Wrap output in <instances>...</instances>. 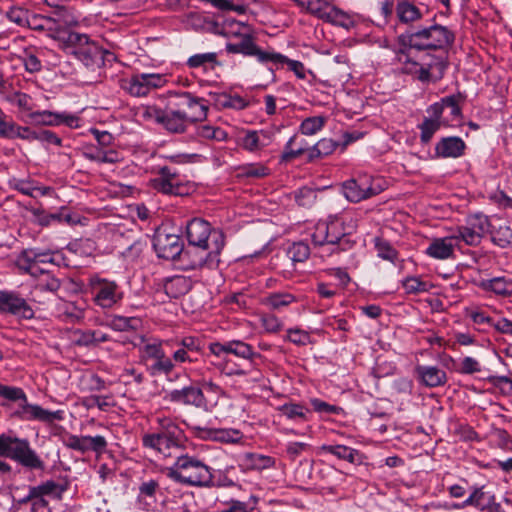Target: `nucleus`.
<instances>
[{
    "label": "nucleus",
    "mask_w": 512,
    "mask_h": 512,
    "mask_svg": "<svg viewBox=\"0 0 512 512\" xmlns=\"http://www.w3.org/2000/svg\"><path fill=\"white\" fill-rule=\"evenodd\" d=\"M448 50L400 49L398 59L405 73L415 75L420 81L442 78L447 67Z\"/></svg>",
    "instance_id": "f257e3e1"
},
{
    "label": "nucleus",
    "mask_w": 512,
    "mask_h": 512,
    "mask_svg": "<svg viewBox=\"0 0 512 512\" xmlns=\"http://www.w3.org/2000/svg\"><path fill=\"white\" fill-rule=\"evenodd\" d=\"M2 408L9 418L31 421L38 420L52 423L60 420V411H49L39 405L30 404L22 388L2 385Z\"/></svg>",
    "instance_id": "f03ea898"
},
{
    "label": "nucleus",
    "mask_w": 512,
    "mask_h": 512,
    "mask_svg": "<svg viewBox=\"0 0 512 512\" xmlns=\"http://www.w3.org/2000/svg\"><path fill=\"white\" fill-rule=\"evenodd\" d=\"M5 99L19 109L23 118L34 125L44 126H66L68 128H78L80 126L79 118L76 115L67 112H52L48 110L38 111L35 109L30 96L20 92L5 94Z\"/></svg>",
    "instance_id": "7ed1b4c3"
},
{
    "label": "nucleus",
    "mask_w": 512,
    "mask_h": 512,
    "mask_svg": "<svg viewBox=\"0 0 512 512\" xmlns=\"http://www.w3.org/2000/svg\"><path fill=\"white\" fill-rule=\"evenodd\" d=\"M454 39V33L447 27L439 24L399 36L400 49L412 50H448L452 46Z\"/></svg>",
    "instance_id": "20e7f679"
},
{
    "label": "nucleus",
    "mask_w": 512,
    "mask_h": 512,
    "mask_svg": "<svg viewBox=\"0 0 512 512\" xmlns=\"http://www.w3.org/2000/svg\"><path fill=\"white\" fill-rule=\"evenodd\" d=\"M168 478L187 486H209L213 481L210 468L194 456L179 455L176 462L166 469Z\"/></svg>",
    "instance_id": "39448f33"
},
{
    "label": "nucleus",
    "mask_w": 512,
    "mask_h": 512,
    "mask_svg": "<svg viewBox=\"0 0 512 512\" xmlns=\"http://www.w3.org/2000/svg\"><path fill=\"white\" fill-rule=\"evenodd\" d=\"M160 430L143 436V445L165 457L172 456L173 450L181 449L185 439L183 431L170 418H158Z\"/></svg>",
    "instance_id": "423d86ee"
},
{
    "label": "nucleus",
    "mask_w": 512,
    "mask_h": 512,
    "mask_svg": "<svg viewBox=\"0 0 512 512\" xmlns=\"http://www.w3.org/2000/svg\"><path fill=\"white\" fill-rule=\"evenodd\" d=\"M186 236L190 245L209 250L207 257L215 258L225 245L222 231L212 229L210 224L199 218H194L187 224Z\"/></svg>",
    "instance_id": "0eeeda50"
},
{
    "label": "nucleus",
    "mask_w": 512,
    "mask_h": 512,
    "mask_svg": "<svg viewBox=\"0 0 512 512\" xmlns=\"http://www.w3.org/2000/svg\"><path fill=\"white\" fill-rule=\"evenodd\" d=\"M427 116L421 128H455L461 125V109L459 107V97L455 95L447 96L431 105L427 109Z\"/></svg>",
    "instance_id": "6e6552de"
},
{
    "label": "nucleus",
    "mask_w": 512,
    "mask_h": 512,
    "mask_svg": "<svg viewBox=\"0 0 512 512\" xmlns=\"http://www.w3.org/2000/svg\"><path fill=\"white\" fill-rule=\"evenodd\" d=\"M2 456L9 457L29 469L43 470L44 462L30 448L26 439L2 434Z\"/></svg>",
    "instance_id": "1a4fd4ad"
},
{
    "label": "nucleus",
    "mask_w": 512,
    "mask_h": 512,
    "mask_svg": "<svg viewBox=\"0 0 512 512\" xmlns=\"http://www.w3.org/2000/svg\"><path fill=\"white\" fill-rule=\"evenodd\" d=\"M65 47L70 48L72 53L86 66L102 59L100 46L90 40L86 34L74 32L65 36Z\"/></svg>",
    "instance_id": "9d476101"
},
{
    "label": "nucleus",
    "mask_w": 512,
    "mask_h": 512,
    "mask_svg": "<svg viewBox=\"0 0 512 512\" xmlns=\"http://www.w3.org/2000/svg\"><path fill=\"white\" fill-rule=\"evenodd\" d=\"M383 188L371 176L363 175L343 183L342 191L350 202H360L379 194Z\"/></svg>",
    "instance_id": "9b49d317"
},
{
    "label": "nucleus",
    "mask_w": 512,
    "mask_h": 512,
    "mask_svg": "<svg viewBox=\"0 0 512 512\" xmlns=\"http://www.w3.org/2000/svg\"><path fill=\"white\" fill-rule=\"evenodd\" d=\"M166 83L167 79L163 74L141 73L124 80L122 87L132 96L143 97L155 89L164 87Z\"/></svg>",
    "instance_id": "f8f14e48"
},
{
    "label": "nucleus",
    "mask_w": 512,
    "mask_h": 512,
    "mask_svg": "<svg viewBox=\"0 0 512 512\" xmlns=\"http://www.w3.org/2000/svg\"><path fill=\"white\" fill-rule=\"evenodd\" d=\"M182 105L186 108L182 110H173L174 125L193 124L206 118L207 106L199 100L193 98L190 93L181 95Z\"/></svg>",
    "instance_id": "ddd939ff"
},
{
    "label": "nucleus",
    "mask_w": 512,
    "mask_h": 512,
    "mask_svg": "<svg viewBox=\"0 0 512 512\" xmlns=\"http://www.w3.org/2000/svg\"><path fill=\"white\" fill-rule=\"evenodd\" d=\"M210 352L226 362L224 366V370L228 369V355L233 354L237 357L252 360L255 357L259 356L256 352L253 351V348L242 341L232 340L226 343L214 342L209 345Z\"/></svg>",
    "instance_id": "4468645a"
},
{
    "label": "nucleus",
    "mask_w": 512,
    "mask_h": 512,
    "mask_svg": "<svg viewBox=\"0 0 512 512\" xmlns=\"http://www.w3.org/2000/svg\"><path fill=\"white\" fill-rule=\"evenodd\" d=\"M91 293L94 302L102 308H111L122 299L118 285L106 279L92 280Z\"/></svg>",
    "instance_id": "2eb2a0df"
},
{
    "label": "nucleus",
    "mask_w": 512,
    "mask_h": 512,
    "mask_svg": "<svg viewBox=\"0 0 512 512\" xmlns=\"http://www.w3.org/2000/svg\"><path fill=\"white\" fill-rule=\"evenodd\" d=\"M153 247L158 257L166 260L177 259L183 251L181 238L175 234L157 232L154 236Z\"/></svg>",
    "instance_id": "dca6fc26"
},
{
    "label": "nucleus",
    "mask_w": 512,
    "mask_h": 512,
    "mask_svg": "<svg viewBox=\"0 0 512 512\" xmlns=\"http://www.w3.org/2000/svg\"><path fill=\"white\" fill-rule=\"evenodd\" d=\"M137 121L147 125L174 126L173 109L162 110L156 106H140L135 113Z\"/></svg>",
    "instance_id": "f3484780"
},
{
    "label": "nucleus",
    "mask_w": 512,
    "mask_h": 512,
    "mask_svg": "<svg viewBox=\"0 0 512 512\" xmlns=\"http://www.w3.org/2000/svg\"><path fill=\"white\" fill-rule=\"evenodd\" d=\"M2 312L10 313L17 318L31 319L34 310L18 293L2 291Z\"/></svg>",
    "instance_id": "a211bd4d"
},
{
    "label": "nucleus",
    "mask_w": 512,
    "mask_h": 512,
    "mask_svg": "<svg viewBox=\"0 0 512 512\" xmlns=\"http://www.w3.org/2000/svg\"><path fill=\"white\" fill-rule=\"evenodd\" d=\"M64 444L66 447L81 453H86L88 451L102 453L106 449L107 441L100 435L94 437L68 435L64 440Z\"/></svg>",
    "instance_id": "6ab92c4d"
},
{
    "label": "nucleus",
    "mask_w": 512,
    "mask_h": 512,
    "mask_svg": "<svg viewBox=\"0 0 512 512\" xmlns=\"http://www.w3.org/2000/svg\"><path fill=\"white\" fill-rule=\"evenodd\" d=\"M229 53H240L247 56H256L260 62H269L271 54L273 52L262 51L253 40V37L249 34H241L240 41L237 43H229L226 46Z\"/></svg>",
    "instance_id": "aec40b11"
},
{
    "label": "nucleus",
    "mask_w": 512,
    "mask_h": 512,
    "mask_svg": "<svg viewBox=\"0 0 512 512\" xmlns=\"http://www.w3.org/2000/svg\"><path fill=\"white\" fill-rule=\"evenodd\" d=\"M455 237L451 235L434 238L426 249V254L437 260H447L454 257L456 247Z\"/></svg>",
    "instance_id": "412c9836"
},
{
    "label": "nucleus",
    "mask_w": 512,
    "mask_h": 512,
    "mask_svg": "<svg viewBox=\"0 0 512 512\" xmlns=\"http://www.w3.org/2000/svg\"><path fill=\"white\" fill-rule=\"evenodd\" d=\"M415 372L420 383L429 388L439 387L447 382L446 372L436 366L418 365Z\"/></svg>",
    "instance_id": "4be33fe9"
},
{
    "label": "nucleus",
    "mask_w": 512,
    "mask_h": 512,
    "mask_svg": "<svg viewBox=\"0 0 512 512\" xmlns=\"http://www.w3.org/2000/svg\"><path fill=\"white\" fill-rule=\"evenodd\" d=\"M363 136L362 133H345L343 135L342 142L335 140V139H321L318 141L314 146L311 155H317V156H326L331 154L338 146H342V148H345L348 144L351 142L360 139Z\"/></svg>",
    "instance_id": "5701e85b"
},
{
    "label": "nucleus",
    "mask_w": 512,
    "mask_h": 512,
    "mask_svg": "<svg viewBox=\"0 0 512 512\" xmlns=\"http://www.w3.org/2000/svg\"><path fill=\"white\" fill-rule=\"evenodd\" d=\"M465 142L456 136L442 138L435 147V152L438 157L442 158H457L463 155L465 150Z\"/></svg>",
    "instance_id": "b1692460"
},
{
    "label": "nucleus",
    "mask_w": 512,
    "mask_h": 512,
    "mask_svg": "<svg viewBox=\"0 0 512 512\" xmlns=\"http://www.w3.org/2000/svg\"><path fill=\"white\" fill-rule=\"evenodd\" d=\"M275 459L259 453H244L240 457V466L246 471H263L275 466Z\"/></svg>",
    "instance_id": "393cba45"
},
{
    "label": "nucleus",
    "mask_w": 512,
    "mask_h": 512,
    "mask_svg": "<svg viewBox=\"0 0 512 512\" xmlns=\"http://www.w3.org/2000/svg\"><path fill=\"white\" fill-rule=\"evenodd\" d=\"M317 18L346 29L354 26V20L348 13L340 10L335 6H332L328 2L325 3L321 13Z\"/></svg>",
    "instance_id": "a878e982"
},
{
    "label": "nucleus",
    "mask_w": 512,
    "mask_h": 512,
    "mask_svg": "<svg viewBox=\"0 0 512 512\" xmlns=\"http://www.w3.org/2000/svg\"><path fill=\"white\" fill-rule=\"evenodd\" d=\"M19 136L24 139H38L48 144L60 145L61 139L50 130H2V137Z\"/></svg>",
    "instance_id": "bb28decb"
},
{
    "label": "nucleus",
    "mask_w": 512,
    "mask_h": 512,
    "mask_svg": "<svg viewBox=\"0 0 512 512\" xmlns=\"http://www.w3.org/2000/svg\"><path fill=\"white\" fill-rule=\"evenodd\" d=\"M172 401L183 404H191L200 407L204 404L203 392L197 387H185L180 390H174L170 394Z\"/></svg>",
    "instance_id": "cd10ccee"
},
{
    "label": "nucleus",
    "mask_w": 512,
    "mask_h": 512,
    "mask_svg": "<svg viewBox=\"0 0 512 512\" xmlns=\"http://www.w3.org/2000/svg\"><path fill=\"white\" fill-rule=\"evenodd\" d=\"M191 287L190 279L182 275L167 279L163 285L165 294L170 298H179L185 295Z\"/></svg>",
    "instance_id": "c85d7f7f"
},
{
    "label": "nucleus",
    "mask_w": 512,
    "mask_h": 512,
    "mask_svg": "<svg viewBox=\"0 0 512 512\" xmlns=\"http://www.w3.org/2000/svg\"><path fill=\"white\" fill-rule=\"evenodd\" d=\"M321 450L352 464H362L364 460V456L358 450L345 445H323Z\"/></svg>",
    "instance_id": "c756f323"
},
{
    "label": "nucleus",
    "mask_w": 512,
    "mask_h": 512,
    "mask_svg": "<svg viewBox=\"0 0 512 512\" xmlns=\"http://www.w3.org/2000/svg\"><path fill=\"white\" fill-rule=\"evenodd\" d=\"M211 96L215 104L221 108L243 109L248 105V100L237 94L213 93Z\"/></svg>",
    "instance_id": "7c9ffc66"
},
{
    "label": "nucleus",
    "mask_w": 512,
    "mask_h": 512,
    "mask_svg": "<svg viewBox=\"0 0 512 512\" xmlns=\"http://www.w3.org/2000/svg\"><path fill=\"white\" fill-rule=\"evenodd\" d=\"M64 489L56 482L49 480L38 486L30 487L28 495L30 497L54 496L59 498L63 493Z\"/></svg>",
    "instance_id": "2f4dec72"
},
{
    "label": "nucleus",
    "mask_w": 512,
    "mask_h": 512,
    "mask_svg": "<svg viewBox=\"0 0 512 512\" xmlns=\"http://www.w3.org/2000/svg\"><path fill=\"white\" fill-rule=\"evenodd\" d=\"M269 62L275 64L276 66H282L284 64H287L289 69L293 71L299 79L306 78L305 66L300 61L291 60L283 54L273 52V54H271Z\"/></svg>",
    "instance_id": "473e14b6"
},
{
    "label": "nucleus",
    "mask_w": 512,
    "mask_h": 512,
    "mask_svg": "<svg viewBox=\"0 0 512 512\" xmlns=\"http://www.w3.org/2000/svg\"><path fill=\"white\" fill-rule=\"evenodd\" d=\"M150 365H148L147 369L152 376L156 375H168L174 369V364L172 360L166 356L164 350L162 353L157 355V358H154L150 361Z\"/></svg>",
    "instance_id": "72a5a7b5"
},
{
    "label": "nucleus",
    "mask_w": 512,
    "mask_h": 512,
    "mask_svg": "<svg viewBox=\"0 0 512 512\" xmlns=\"http://www.w3.org/2000/svg\"><path fill=\"white\" fill-rule=\"evenodd\" d=\"M281 414L293 421H306L310 410L299 403H286L278 408Z\"/></svg>",
    "instance_id": "f704fd0d"
},
{
    "label": "nucleus",
    "mask_w": 512,
    "mask_h": 512,
    "mask_svg": "<svg viewBox=\"0 0 512 512\" xmlns=\"http://www.w3.org/2000/svg\"><path fill=\"white\" fill-rule=\"evenodd\" d=\"M455 237V243L458 244L462 241L466 245L476 246L481 242L482 237L473 231L467 224L457 227V231L451 235Z\"/></svg>",
    "instance_id": "c9c22d12"
},
{
    "label": "nucleus",
    "mask_w": 512,
    "mask_h": 512,
    "mask_svg": "<svg viewBox=\"0 0 512 512\" xmlns=\"http://www.w3.org/2000/svg\"><path fill=\"white\" fill-rule=\"evenodd\" d=\"M162 342L158 340H153L152 342H145L139 346V353L141 361L148 367L150 365V361L154 358H157V355L162 353Z\"/></svg>",
    "instance_id": "e433bc0d"
},
{
    "label": "nucleus",
    "mask_w": 512,
    "mask_h": 512,
    "mask_svg": "<svg viewBox=\"0 0 512 512\" xmlns=\"http://www.w3.org/2000/svg\"><path fill=\"white\" fill-rule=\"evenodd\" d=\"M295 300V297L289 293H271L262 299V303L270 309L280 310Z\"/></svg>",
    "instance_id": "4c0bfd02"
},
{
    "label": "nucleus",
    "mask_w": 512,
    "mask_h": 512,
    "mask_svg": "<svg viewBox=\"0 0 512 512\" xmlns=\"http://www.w3.org/2000/svg\"><path fill=\"white\" fill-rule=\"evenodd\" d=\"M15 265L23 272L30 274L36 279V282L42 277L43 274H47L49 271L40 267V264L33 260H28L24 255L20 254L15 262Z\"/></svg>",
    "instance_id": "58836bf2"
},
{
    "label": "nucleus",
    "mask_w": 512,
    "mask_h": 512,
    "mask_svg": "<svg viewBox=\"0 0 512 512\" xmlns=\"http://www.w3.org/2000/svg\"><path fill=\"white\" fill-rule=\"evenodd\" d=\"M59 311L68 321L75 323L84 318L85 307L76 302H64L59 306Z\"/></svg>",
    "instance_id": "ea45409f"
},
{
    "label": "nucleus",
    "mask_w": 512,
    "mask_h": 512,
    "mask_svg": "<svg viewBox=\"0 0 512 512\" xmlns=\"http://www.w3.org/2000/svg\"><path fill=\"white\" fill-rule=\"evenodd\" d=\"M328 242L332 245L339 243L346 234H349L350 231H347L344 227V222L339 219H333L329 222H326Z\"/></svg>",
    "instance_id": "a19ab883"
},
{
    "label": "nucleus",
    "mask_w": 512,
    "mask_h": 512,
    "mask_svg": "<svg viewBox=\"0 0 512 512\" xmlns=\"http://www.w3.org/2000/svg\"><path fill=\"white\" fill-rule=\"evenodd\" d=\"M396 11L400 21L404 23H411L422 17L420 10L409 2L399 3Z\"/></svg>",
    "instance_id": "79ce46f5"
},
{
    "label": "nucleus",
    "mask_w": 512,
    "mask_h": 512,
    "mask_svg": "<svg viewBox=\"0 0 512 512\" xmlns=\"http://www.w3.org/2000/svg\"><path fill=\"white\" fill-rule=\"evenodd\" d=\"M482 286L486 290L493 291L497 295H509L512 292V282L502 277L493 278L483 282Z\"/></svg>",
    "instance_id": "37998d69"
},
{
    "label": "nucleus",
    "mask_w": 512,
    "mask_h": 512,
    "mask_svg": "<svg viewBox=\"0 0 512 512\" xmlns=\"http://www.w3.org/2000/svg\"><path fill=\"white\" fill-rule=\"evenodd\" d=\"M203 432L207 434L208 437L213 438L214 440L226 443H235L242 438L241 433L238 430L234 429H217L207 430Z\"/></svg>",
    "instance_id": "c03bdc74"
},
{
    "label": "nucleus",
    "mask_w": 512,
    "mask_h": 512,
    "mask_svg": "<svg viewBox=\"0 0 512 512\" xmlns=\"http://www.w3.org/2000/svg\"><path fill=\"white\" fill-rule=\"evenodd\" d=\"M374 242L378 257L390 261L391 263L396 262L398 259V252L388 241L376 237Z\"/></svg>",
    "instance_id": "a18cd8bd"
},
{
    "label": "nucleus",
    "mask_w": 512,
    "mask_h": 512,
    "mask_svg": "<svg viewBox=\"0 0 512 512\" xmlns=\"http://www.w3.org/2000/svg\"><path fill=\"white\" fill-rule=\"evenodd\" d=\"M44 18L45 20H42V22L45 24L44 28L45 31L48 32V35L54 39L62 41L65 44V36H68L72 32L60 27L52 16H44Z\"/></svg>",
    "instance_id": "49530a36"
},
{
    "label": "nucleus",
    "mask_w": 512,
    "mask_h": 512,
    "mask_svg": "<svg viewBox=\"0 0 512 512\" xmlns=\"http://www.w3.org/2000/svg\"><path fill=\"white\" fill-rule=\"evenodd\" d=\"M12 66L17 67L19 65H23L25 69L29 72H36L41 69L40 60L33 54H27L24 52V55H17L12 59Z\"/></svg>",
    "instance_id": "de8ad7c7"
},
{
    "label": "nucleus",
    "mask_w": 512,
    "mask_h": 512,
    "mask_svg": "<svg viewBox=\"0 0 512 512\" xmlns=\"http://www.w3.org/2000/svg\"><path fill=\"white\" fill-rule=\"evenodd\" d=\"M466 224L472 228V230L483 237L490 231V224L488 217L483 214H474L467 218Z\"/></svg>",
    "instance_id": "09e8293b"
},
{
    "label": "nucleus",
    "mask_w": 512,
    "mask_h": 512,
    "mask_svg": "<svg viewBox=\"0 0 512 512\" xmlns=\"http://www.w3.org/2000/svg\"><path fill=\"white\" fill-rule=\"evenodd\" d=\"M405 291L409 294H419L429 291L432 285L428 282L422 281L419 277H407L402 282Z\"/></svg>",
    "instance_id": "8fccbe9b"
},
{
    "label": "nucleus",
    "mask_w": 512,
    "mask_h": 512,
    "mask_svg": "<svg viewBox=\"0 0 512 512\" xmlns=\"http://www.w3.org/2000/svg\"><path fill=\"white\" fill-rule=\"evenodd\" d=\"M61 286V282L58 278H56L53 274L48 272L47 274H43L42 277L36 282L35 289L40 291H47L51 293H55Z\"/></svg>",
    "instance_id": "3c124183"
},
{
    "label": "nucleus",
    "mask_w": 512,
    "mask_h": 512,
    "mask_svg": "<svg viewBox=\"0 0 512 512\" xmlns=\"http://www.w3.org/2000/svg\"><path fill=\"white\" fill-rule=\"evenodd\" d=\"M294 198L299 206L309 208L315 203L317 192L312 188L302 187L295 192Z\"/></svg>",
    "instance_id": "603ef678"
},
{
    "label": "nucleus",
    "mask_w": 512,
    "mask_h": 512,
    "mask_svg": "<svg viewBox=\"0 0 512 512\" xmlns=\"http://www.w3.org/2000/svg\"><path fill=\"white\" fill-rule=\"evenodd\" d=\"M153 186L156 190L164 194H180V185L172 178H157L153 181Z\"/></svg>",
    "instance_id": "864d4df0"
},
{
    "label": "nucleus",
    "mask_w": 512,
    "mask_h": 512,
    "mask_svg": "<svg viewBox=\"0 0 512 512\" xmlns=\"http://www.w3.org/2000/svg\"><path fill=\"white\" fill-rule=\"evenodd\" d=\"M187 64L191 68L211 64L213 68L217 64V54L214 52L195 54L188 59Z\"/></svg>",
    "instance_id": "5fc2aeb1"
},
{
    "label": "nucleus",
    "mask_w": 512,
    "mask_h": 512,
    "mask_svg": "<svg viewBox=\"0 0 512 512\" xmlns=\"http://www.w3.org/2000/svg\"><path fill=\"white\" fill-rule=\"evenodd\" d=\"M493 241L501 246L506 247L512 244V229L506 225L499 226L498 229L492 232Z\"/></svg>",
    "instance_id": "6e6d98bb"
},
{
    "label": "nucleus",
    "mask_w": 512,
    "mask_h": 512,
    "mask_svg": "<svg viewBox=\"0 0 512 512\" xmlns=\"http://www.w3.org/2000/svg\"><path fill=\"white\" fill-rule=\"evenodd\" d=\"M139 323L140 320L138 318L116 316L111 320L110 326L115 330L124 331L127 329H135Z\"/></svg>",
    "instance_id": "4d7b16f0"
},
{
    "label": "nucleus",
    "mask_w": 512,
    "mask_h": 512,
    "mask_svg": "<svg viewBox=\"0 0 512 512\" xmlns=\"http://www.w3.org/2000/svg\"><path fill=\"white\" fill-rule=\"evenodd\" d=\"M21 254L24 255V257H26L28 260H33L38 264L53 263V257L48 251L40 252L37 249L29 248L23 250Z\"/></svg>",
    "instance_id": "13d9d810"
},
{
    "label": "nucleus",
    "mask_w": 512,
    "mask_h": 512,
    "mask_svg": "<svg viewBox=\"0 0 512 512\" xmlns=\"http://www.w3.org/2000/svg\"><path fill=\"white\" fill-rule=\"evenodd\" d=\"M289 255L294 262H303L310 255V248L303 242L294 243L289 249Z\"/></svg>",
    "instance_id": "bf43d9fd"
},
{
    "label": "nucleus",
    "mask_w": 512,
    "mask_h": 512,
    "mask_svg": "<svg viewBox=\"0 0 512 512\" xmlns=\"http://www.w3.org/2000/svg\"><path fill=\"white\" fill-rule=\"evenodd\" d=\"M6 18L18 26H25L28 22V11L21 7H11L6 13Z\"/></svg>",
    "instance_id": "052dcab7"
},
{
    "label": "nucleus",
    "mask_w": 512,
    "mask_h": 512,
    "mask_svg": "<svg viewBox=\"0 0 512 512\" xmlns=\"http://www.w3.org/2000/svg\"><path fill=\"white\" fill-rule=\"evenodd\" d=\"M485 496V493L483 491V487H476L473 489V492L470 494V496L464 501V505L467 506H475L479 508L480 510H486L490 508L491 506H481V502Z\"/></svg>",
    "instance_id": "680f3d73"
},
{
    "label": "nucleus",
    "mask_w": 512,
    "mask_h": 512,
    "mask_svg": "<svg viewBox=\"0 0 512 512\" xmlns=\"http://www.w3.org/2000/svg\"><path fill=\"white\" fill-rule=\"evenodd\" d=\"M261 323L265 331L277 333L282 329L281 321L273 314H265L261 317Z\"/></svg>",
    "instance_id": "e2e57ef3"
},
{
    "label": "nucleus",
    "mask_w": 512,
    "mask_h": 512,
    "mask_svg": "<svg viewBox=\"0 0 512 512\" xmlns=\"http://www.w3.org/2000/svg\"><path fill=\"white\" fill-rule=\"evenodd\" d=\"M28 501L31 502L32 512H51L48 501L45 500V498L30 497V495H27L23 500H21L23 503Z\"/></svg>",
    "instance_id": "0e129e2a"
},
{
    "label": "nucleus",
    "mask_w": 512,
    "mask_h": 512,
    "mask_svg": "<svg viewBox=\"0 0 512 512\" xmlns=\"http://www.w3.org/2000/svg\"><path fill=\"white\" fill-rule=\"evenodd\" d=\"M481 371L480 363L473 357H465L461 362L459 372L462 374H473Z\"/></svg>",
    "instance_id": "69168bd1"
},
{
    "label": "nucleus",
    "mask_w": 512,
    "mask_h": 512,
    "mask_svg": "<svg viewBox=\"0 0 512 512\" xmlns=\"http://www.w3.org/2000/svg\"><path fill=\"white\" fill-rule=\"evenodd\" d=\"M312 241L315 245L330 244L328 242L326 222H321L316 225L315 231L312 234Z\"/></svg>",
    "instance_id": "338daca9"
},
{
    "label": "nucleus",
    "mask_w": 512,
    "mask_h": 512,
    "mask_svg": "<svg viewBox=\"0 0 512 512\" xmlns=\"http://www.w3.org/2000/svg\"><path fill=\"white\" fill-rule=\"evenodd\" d=\"M9 186L20 191L21 193L29 196H34L33 191L35 189L32 183L27 180H20L13 178L9 180Z\"/></svg>",
    "instance_id": "774afa93"
}]
</instances>
